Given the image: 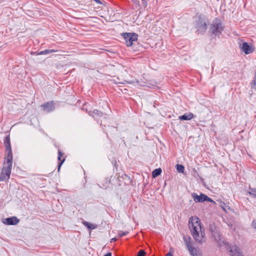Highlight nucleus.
I'll return each instance as SVG.
<instances>
[{
	"mask_svg": "<svg viewBox=\"0 0 256 256\" xmlns=\"http://www.w3.org/2000/svg\"><path fill=\"white\" fill-rule=\"evenodd\" d=\"M19 222V219H18L16 216L6 218L3 220V222L8 225H16L18 224Z\"/></svg>",
	"mask_w": 256,
	"mask_h": 256,
	"instance_id": "9b49d317",
	"label": "nucleus"
},
{
	"mask_svg": "<svg viewBox=\"0 0 256 256\" xmlns=\"http://www.w3.org/2000/svg\"><path fill=\"white\" fill-rule=\"evenodd\" d=\"M210 230L214 240L219 242L221 237L219 228L214 224H211L210 225Z\"/></svg>",
	"mask_w": 256,
	"mask_h": 256,
	"instance_id": "423d86ee",
	"label": "nucleus"
},
{
	"mask_svg": "<svg viewBox=\"0 0 256 256\" xmlns=\"http://www.w3.org/2000/svg\"><path fill=\"white\" fill-rule=\"evenodd\" d=\"M204 196H206V195L204 194H200V196H198L194 192L192 194V196L196 202H205L206 200H204Z\"/></svg>",
	"mask_w": 256,
	"mask_h": 256,
	"instance_id": "4468645a",
	"label": "nucleus"
},
{
	"mask_svg": "<svg viewBox=\"0 0 256 256\" xmlns=\"http://www.w3.org/2000/svg\"><path fill=\"white\" fill-rule=\"evenodd\" d=\"M188 226L196 242L202 244L206 242L204 229L198 217H191L188 221Z\"/></svg>",
	"mask_w": 256,
	"mask_h": 256,
	"instance_id": "f257e3e1",
	"label": "nucleus"
},
{
	"mask_svg": "<svg viewBox=\"0 0 256 256\" xmlns=\"http://www.w3.org/2000/svg\"><path fill=\"white\" fill-rule=\"evenodd\" d=\"M223 26L219 18H215L212 22L210 26V32L216 36L220 35L223 31Z\"/></svg>",
	"mask_w": 256,
	"mask_h": 256,
	"instance_id": "f03ea898",
	"label": "nucleus"
},
{
	"mask_svg": "<svg viewBox=\"0 0 256 256\" xmlns=\"http://www.w3.org/2000/svg\"><path fill=\"white\" fill-rule=\"evenodd\" d=\"M142 2H145L146 0H142Z\"/></svg>",
	"mask_w": 256,
	"mask_h": 256,
	"instance_id": "4c0bfd02",
	"label": "nucleus"
},
{
	"mask_svg": "<svg viewBox=\"0 0 256 256\" xmlns=\"http://www.w3.org/2000/svg\"><path fill=\"white\" fill-rule=\"evenodd\" d=\"M96 3L98 4H102V2L100 0H94Z\"/></svg>",
	"mask_w": 256,
	"mask_h": 256,
	"instance_id": "c85d7f7f",
	"label": "nucleus"
},
{
	"mask_svg": "<svg viewBox=\"0 0 256 256\" xmlns=\"http://www.w3.org/2000/svg\"><path fill=\"white\" fill-rule=\"evenodd\" d=\"M193 114L192 113H189L188 114H184V115L179 116V120H190L193 118Z\"/></svg>",
	"mask_w": 256,
	"mask_h": 256,
	"instance_id": "2eb2a0df",
	"label": "nucleus"
},
{
	"mask_svg": "<svg viewBox=\"0 0 256 256\" xmlns=\"http://www.w3.org/2000/svg\"><path fill=\"white\" fill-rule=\"evenodd\" d=\"M250 191L248 194L252 196L253 198H256V188H250Z\"/></svg>",
	"mask_w": 256,
	"mask_h": 256,
	"instance_id": "6ab92c4d",
	"label": "nucleus"
},
{
	"mask_svg": "<svg viewBox=\"0 0 256 256\" xmlns=\"http://www.w3.org/2000/svg\"><path fill=\"white\" fill-rule=\"evenodd\" d=\"M4 144L6 148V150L8 152L7 156L6 158H12V150L10 142V138L9 136H6L4 138Z\"/></svg>",
	"mask_w": 256,
	"mask_h": 256,
	"instance_id": "0eeeda50",
	"label": "nucleus"
},
{
	"mask_svg": "<svg viewBox=\"0 0 256 256\" xmlns=\"http://www.w3.org/2000/svg\"><path fill=\"white\" fill-rule=\"evenodd\" d=\"M90 226H88V228L90 229H94L95 228V226H94V225L90 224Z\"/></svg>",
	"mask_w": 256,
	"mask_h": 256,
	"instance_id": "cd10ccee",
	"label": "nucleus"
},
{
	"mask_svg": "<svg viewBox=\"0 0 256 256\" xmlns=\"http://www.w3.org/2000/svg\"><path fill=\"white\" fill-rule=\"evenodd\" d=\"M229 254L232 256H242L240 248L236 246L230 248Z\"/></svg>",
	"mask_w": 256,
	"mask_h": 256,
	"instance_id": "9d476101",
	"label": "nucleus"
},
{
	"mask_svg": "<svg viewBox=\"0 0 256 256\" xmlns=\"http://www.w3.org/2000/svg\"><path fill=\"white\" fill-rule=\"evenodd\" d=\"M252 226L254 229H256V218L252 221Z\"/></svg>",
	"mask_w": 256,
	"mask_h": 256,
	"instance_id": "bb28decb",
	"label": "nucleus"
},
{
	"mask_svg": "<svg viewBox=\"0 0 256 256\" xmlns=\"http://www.w3.org/2000/svg\"><path fill=\"white\" fill-rule=\"evenodd\" d=\"M104 256H112V254L110 252H108L106 254H104Z\"/></svg>",
	"mask_w": 256,
	"mask_h": 256,
	"instance_id": "72a5a7b5",
	"label": "nucleus"
},
{
	"mask_svg": "<svg viewBox=\"0 0 256 256\" xmlns=\"http://www.w3.org/2000/svg\"><path fill=\"white\" fill-rule=\"evenodd\" d=\"M184 244L192 256H200L198 250L192 246L193 241L190 236H184Z\"/></svg>",
	"mask_w": 256,
	"mask_h": 256,
	"instance_id": "7ed1b4c3",
	"label": "nucleus"
},
{
	"mask_svg": "<svg viewBox=\"0 0 256 256\" xmlns=\"http://www.w3.org/2000/svg\"><path fill=\"white\" fill-rule=\"evenodd\" d=\"M125 40L126 44L128 46H130L132 45L134 42L138 40V34L135 33H124L122 34Z\"/></svg>",
	"mask_w": 256,
	"mask_h": 256,
	"instance_id": "20e7f679",
	"label": "nucleus"
},
{
	"mask_svg": "<svg viewBox=\"0 0 256 256\" xmlns=\"http://www.w3.org/2000/svg\"><path fill=\"white\" fill-rule=\"evenodd\" d=\"M10 176H8V174H6L2 172V173L0 176V182L6 181L8 180Z\"/></svg>",
	"mask_w": 256,
	"mask_h": 256,
	"instance_id": "a211bd4d",
	"label": "nucleus"
},
{
	"mask_svg": "<svg viewBox=\"0 0 256 256\" xmlns=\"http://www.w3.org/2000/svg\"><path fill=\"white\" fill-rule=\"evenodd\" d=\"M242 51L244 52L246 54H249L254 52V49L252 46H250L247 42H244L242 43L240 47Z\"/></svg>",
	"mask_w": 256,
	"mask_h": 256,
	"instance_id": "f8f14e48",
	"label": "nucleus"
},
{
	"mask_svg": "<svg viewBox=\"0 0 256 256\" xmlns=\"http://www.w3.org/2000/svg\"><path fill=\"white\" fill-rule=\"evenodd\" d=\"M4 164V166L2 169V172L10 176L12 165V158H5Z\"/></svg>",
	"mask_w": 256,
	"mask_h": 256,
	"instance_id": "39448f33",
	"label": "nucleus"
},
{
	"mask_svg": "<svg viewBox=\"0 0 256 256\" xmlns=\"http://www.w3.org/2000/svg\"><path fill=\"white\" fill-rule=\"evenodd\" d=\"M116 238H113L111 240V242H112V241H116Z\"/></svg>",
	"mask_w": 256,
	"mask_h": 256,
	"instance_id": "f704fd0d",
	"label": "nucleus"
},
{
	"mask_svg": "<svg viewBox=\"0 0 256 256\" xmlns=\"http://www.w3.org/2000/svg\"><path fill=\"white\" fill-rule=\"evenodd\" d=\"M204 200H206V201L210 202H212L213 204H216V202L214 200H213L212 198H210L209 197H208L207 196H204Z\"/></svg>",
	"mask_w": 256,
	"mask_h": 256,
	"instance_id": "5701e85b",
	"label": "nucleus"
},
{
	"mask_svg": "<svg viewBox=\"0 0 256 256\" xmlns=\"http://www.w3.org/2000/svg\"><path fill=\"white\" fill-rule=\"evenodd\" d=\"M254 80H256V74H254Z\"/></svg>",
	"mask_w": 256,
	"mask_h": 256,
	"instance_id": "c9c22d12",
	"label": "nucleus"
},
{
	"mask_svg": "<svg viewBox=\"0 0 256 256\" xmlns=\"http://www.w3.org/2000/svg\"><path fill=\"white\" fill-rule=\"evenodd\" d=\"M196 28L198 31L200 33H203L206 30V20L202 18H200L196 22Z\"/></svg>",
	"mask_w": 256,
	"mask_h": 256,
	"instance_id": "6e6552de",
	"label": "nucleus"
},
{
	"mask_svg": "<svg viewBox=\"0 0 256 256\" xmlns=\"http://www.w3.org/2000/svg\"><path fill=\"white\" fill-rule=\"evenodd\" d=\"M62 156V152L60 150H58V160L60 161H61L60 162L59 164V166H58V171L60 170V167L61 165L62 164V163L64 161V159H63L62 160H61V157Z\"/></svg>",
	"mask_w": 256,
	"mask_h": 256,
	"instance_id": "dca6fc26",
	"label": "nucleus"
},
{
	"mask_svg": "<svg viewBox=\"0 0 256 256\" xmlns=\"http://www.w3.org/2000/svg\"><path fill=\"white\" fill-rule=\"evenodd\" d=\"M42 106L44 110L47 112H51L54 110V103L53 101H50L42 105Z\"/></svg>",
	"mask_w": 256,
	"mask_h": 256,
	"instance_id": "ddd939ff",
	"label": "nucleus"
},
{
	"mask_svg": "<svg viewBox=\"0 0 256 256\" xmlns=\"http://www.w3.org/2000/svg\"><path fill=\"white\" fill-rule=\"evenodd\" d=\"M146 254V252L144 250H140L136 256H144Z\"/></svg>",
	"mask_w": 256,
	"mask_h": 256,
	"instance_id": "412c9836",
	"label": "nucleus"
},
{
	"mask_svg": "<svg viewBox=\"0 0 256 256\" xmlns=\"http://www.w3.org/2000/svg\"><path fill=\"white\" fill-rule=\"evenodd\" d=\"M84 224L86 226H87V227H88V226H90V224L88 222H84Z\"/></svg>",
	"mask_w": 256,
	"mask_h": 256,
	"instance_id": "2f4dec72",
	"label": "nucleus"
},
{
	"mask_svg": "<svg viewBox=\"0 0 256 256\" xmlns=\"http://www.w3.org/2000/svg\"><path fill=\"white\" fill-rule=\"evenodd\" d=\"M156 86V82H154V84H152V86H148V87H150V88H154Z\"/></svg>",
	"mask_w": 256,
	"mask_h": 256,
	"instance_id": "c756f323",
	"label": "nucleus"
},
{
	"mask_svg": "<svg viewBox=\"0 0 256 256\" xmlns=\"http://www.w3.org/2000/svg\"><path fill=\"white\" fill-rule=\"evenodd\" d=\"M162 172V170L160 168L154 170L152 172L153 178H156L159 176Z\"/></svg>",
	"mask_w": 256,
	"mask_h": 256,
	"instance_id": "f3484780",
	"label": "nucleus"
},
{
	"mask_svg": "<svg viewBox=\"0 0 256 256\" xmlns=\"http://www.w3.org/2000/svg\"><path fill=\"white\" fill-rule=\"evenodd\" d=\"M92 114H93L92 116L96 120H100L101 121V122H102L103 120H106V114H103L98 110H94Z\"/></svg>",
	"mask_w": 256,
	"mask_h": 256,
	"instance_id": "1a4fd4ad",
	"label": "nucleus"
},
{
	"mask_svg": "<svg viewBox=\"0 0 256 256\" xmlns=\"http://www.w3.org/2000/svg\"><path fill=\"white\" fill-rule=\"evenodd\" d=\"M121 84H138V80H136V81H132V82H128V81H126V80H124V82H120Z\"/></svg>",
	"mask_w": 256,
	"mask_h": 256,
	"instance_id": "4be33fe9",
	"label": "nucleus"
},
{
	"mask_svg": "<svg viewBox=\"0 0 256 256\" xmlns=\"http://www.w3.org/2000/svg\"><path fill=\"white\" fill-rule=\"evenodd\" d=\"M145 3H146V4H145V5H146H146H147V2H146Z\"/></svg>",
	"mask_w": 256,
	"mask_h": 256,
	"instance_id": "e433bc0d",
	"label": "nucleus"
},
{
	"mask_svg": "<svg viewBox=\"0 0 256 256\" xmlns=\"http://www.w3.org/2000/svg\"><path fill=\"white\" fill-rule=\"evenodd\" d=\"M128 232H120L118 233V235L122 237V236L126 235L128 234Z\"/></svg>",
	"mask_w": 256,
	"mask_h": 256,
	"instance_id": "a878e982",
	"label": "nucleus"
},
{
	"mask_svg": "<svg viewBox=\"0 0 256 256\" xmlns=\"http://www.w3.org/2000/svg\"><path fill=\"white\" fill-rule=\"evenodd\" d=\"M176 168L178 172L182 173L184 170V167L182 164H177Z\"/></svg>",
	"mask_w": 256,
	"mask_h": 256,
	"instance_id": "aec40b11",
	"label": "nucleus"
},
{
	"mask_svg": "<svg viewBox=\"0 0 256 256\" xmlns=\"http://www.w3.org/2000/svg\"><path fill=\"white\" fill-rule=\"evenodd\" d=\"M44 51H46V54L56 52V50H45Z\"/></svg>",
	"mask_w": 256,
	"mask_h": 256,
	"instance_id": "393cba45",
	"label": "nucleus"
},
{
	"mask_svg": "<svg viewBox=\"0 0 256 256\" xmlns=\"http://www.w3.org/2000/svg\"><path fill=\"white\" fill-rule=\"evenodd\" d=\"M46 51L42 50L40 52L39 54H46Z\"/></svg>",
	"mask_w": 256,
	"mask_h": 256,
	"instance_id": "7c9ffc66",
	"label": "nucleus"
},
{
	"mask_svg": "<svg viewBox=\"0 0 256 256\" xmlns=\"http://www.w3.org/2000/svg\"><path fill=\"white\" fill-rule=\"evenodd\" d=\"M252 88L256 90V80H254L251 83Z\"/></svg>",
	"mask_w": 256,
	"mask_h": 256,
	"instance_id": "b1692460",
	"label": "nucleus"
},
{
	"mask_svg": "<svg viewBox=\"0 0 256 256\" xmlns=\"http://www.w3.org/2000/svg\"><path fill=\"white\" fill-rule=\"evenodd\" d=\"M166 256H174L170 252H168Z\"/></svg>",
	"mask_w": 256,
	"mask_h": 256,
	"instance_id": "473e14b6",
	"label": "nucleus"
}]
</instances>
